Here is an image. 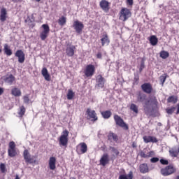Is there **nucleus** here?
<instances>
[{
	"mask_svg": "<svg viewBox=\"0 0 179 179\" xmlns=\"http://www.w3.org/2000/svg\"><path fill=\"white\" fill-rule=\"evenodd\" d=\"M36 2H40L41 0H35Z\"/></svg>",
	"mask_w": 179,
	"mask_h": 179,
	"instance_id": "nucleus-56",
	"label": "nucleus"
},
{
	"mask_svg": "<svg viewBox=\"0 0 179 179\" xmlns=\"http://www.w3.org/2000/svg\"><path fill=\"white\" fill-rule=\"evenodd\" d=\"M145 69V63L142 62L140 65V68H139V72H142V71H143V69Z\"/></svg>",
	"mask_w": 179,
	"mask_h": 179,
	"instance_id": "nucleus-48",
	"label": "nucleus"
},
{
	"mask_svg": "<svg viewBox=\"0 0 179 179\" xmlns=\"http://www.w3.org/2000/svg\"><path fill=\"white\" fill-rule=\"evenodd\" d=\"M94 72H96V67L93 64L87 65L84 70V73L87 78H92L94 75Z\"/></svg>",
	"mask_w": 179,
	"mask_h": 179,
	"instance_id": "nucleus-9",
	"label": "nucleus"
},
{
	"mask_svg": "<svg viewBox=\"0 0 179 179\" xmlns=\"http://www.w3.org/2000/svg\"><path fill=\"white\" fill-rule=\"evenodd\" d=\"M6 19H8V10L3 7L0 10V22H6Z\"/></svg>",
	"mask_w": 179,
	"mask_h": 179,
	"instance_id": "nucleus-17",
	"label": "nucleus"
},
{
	"mask_svg": "<svg viewBox=\"0 0 179 179\" xmlns=\"http://www.w3.org/2000/svg\"><path fill=\"white\" fill-rule=\"evenodd\" d=\"M23 101L25 104H29V103L30 102V98H29V95L24 96Z\"/></svg>",
	"mask_w": 179,
	"mask_h": 179,
	"instance_id": "nucleus-44",
	"label": "nucleus"
},
{
	"mask_svg": "<svg viewBox=\"0 0 179 179\" xmlns=\"http://www.w3.org/2000/svg\"><path fill=\"white\" fill-rule=\"evenodd\" d=\"M15 179H20V178L19 177V175H15Z\"/></svg>",
	"mask_w": 179,
	"mask_h": 179,
	"instance_id": "nucleus-55",
	"label": "nucleus"
},
{
	"mask_svg": "<svg viewBox=\"0 0 179 179\" xmlns=\"http://www.w3.org/2000/svg\"><path fill=\"white\" fill-rule=\"evenodd\" d=\"M76 52V47L73 45H70L66 48V54L67 57H73Z\"/></svg>",
	"mask_w": 179,
	"mask_h": 179,
	"instance_id": "nucleus-13",
	"label": "nucleus"
},
{
	"mask_svg": "<svg viewBox=\"0 0 179 179\" xmlns=\"http://www.w3.org/2000/svg\"><path fill=\"white\" fill-rule=\"evenodd\" d=\"M130 110L134 113V114H138L139 113V110L138 109V106L135 103H131L130 105Z\"/></svg>",
	"mask_w": 179,
	"mask_h": 179,
	"instance_id": "nucleus-39",
	"label": "nucleus"
},
{
	"mask_svg": "<svg viewBox=\"0 0 179 179\" xmlns=\"http://www.w3.org/2000/svg\"><path fill=\"white\" fill-rule=\"evenodd\" d=\"M159 57L162 58V59H167L170 57V53L166 50H162L159 52Z\"/></svg>",
	"mask_w": 179,
	"mask_h": 179,
	"instance_id": "nucleus-35",
	"label": "nucleus"
},
{
	"mask_svg": "<svg viewBox=\"0 0 179 179\" xmlns=\"http://www.w3.org/2000/svg\"><path fill=\"white\" fill-rule=\"evenodd\" d=\"M150 43L151 45H157V43H159V39L156 36L152 35L150 37Z\"/></svg>",
	"mask_w": 179,
	"mask_h": 179,
	"instance_id": "nucleus-34",
	"label": "nucleus"
},
{
	"mask_svg": "<svg viewBox=\"0 0 179 179\" xmlns=\"http://www.w3.org/2000/svg\"><path fill=\"white\" fill-rule=\"evenodd\" d=\"M4 90L2 87H0V96H2L3 94Z\"/></svg>",
	"mask_w": 179,
	"mask_h": 179,
	"instance_id": "nucleus-52",
	"label": "nucleus"
},
{
	"mask_svg": "<svg viewBox=\"0 0 179 179\" xmlns=\"http://www.w3.org/2000/svg\"><path fill=\"white\" fill-rule=\"evenodd\" d=\"M140 172L142 174H146V173H149V166L148 164H141L139 166Z\"/></svg>",
	"mask_w": 179,
	"mask_h": 179,
	"instance_id": "nucleus-23",
	"label": "nucleus"
},
{
	"mask_svg": "<svg viewBox=\"0 0 179 179\" xmlns=\"http://www.w3.org/2000/svg\"><path fill=\"white\" fill-rule=\"evenodd\" d=\"M58 141L60 146H64L65 148L68 146V142L69 141V131L68 129H65L62 132Z\"/></svg>",
	"mask_w": 179,
	"mask_h": 179,
	"instance_id": "nucleus-3",
	"label": "nucleus"
},
{
	"mask_svg": "<svg viewBox=\"0 0 179 179\" xmlns=\"http://www.w3.org/2000/svg\"><path fill=\"white\" fill-rule=\"evenodd\" d=\"M99 163L101 166H103V167L107 166V164L110 163V157L108 156V154H103L99 160Z\"/></svg>",
	"mask_w": 179,
	"mask_h": 179,
	"instance_id": "nucleus-15",
	"label": "nucleus"
},
{
	"mask_svg": "<svg viewBox=\"0 0 179 179\" xmlns=\"http://www.w3.org/2000/svg\"><path fill=\"white\" fill-rule=\"evenodd\" d=\"M159 159L158 157H152L150 159V163H157Z\"/></svg>",
	"mask_w": 179,
	"mask_h": 179,
	"instance_id": "nucleus-47",
	"label": "nucleus"
},
{
	"mask_svg": "<svg viewBox=\"0 0 179 179\" xmlns=\"http://www.w3.org/2000/svg\"><path fill=\"white\" fill-rule=\"evenodd\" d=\"M155 155V151H150L147 154L143 151H141L140 152L141 157H143V159H149V157H153Z\"/></svg>",
	"mask_w": 179,
	"mask_h": 179,
	"instance_id": "nucleus-21",
	"label": "nucleus"
},
{
	"mask_svg": "<svg viewBox=\"0 0 179 179\" xmlns=\"http://www.w3.org/2000/svg\"><path fill=\"white\" fill-rule=\"evenodd\" d=\"M15 56L18 58V62L20 64H23V62H24V59H26L24 52L22 50H17L15 52Z\"/></svg>",
	"mask_w": 179,
	"mask_h": 179,
	"instance_id": "nucleus-14",
	"label": "nucleus"
},
{
	"mask_svg": "<svg viewBox=\"0 0 179 179\" xmlns=\"http://www.w3.org/2000/svg\"><path fill=\"white\" fill-rule=\"evenodd\" d=\"M15 79L16 78L14 77V76L10 74L9 76H7L4 80L6 83H8V85H12Z\"/></svg>",
	"mask_w": 179,
	"mask_h": 179,
	"instance_id": "nucleus-31",
	"label": "nucleus"
},
{
	"mask_svg": "<svg viewBox=\"0 0 179 179\" xmlns=\"http://www.w3.org/2000/svg\"><path fill=\"white\" fill-rule=\"evenodd\" d=\"M41 74L43 75V78L48 81L50 82L51 80V76L48 73V70H47V68H43L41 71Z\"/></svg>",
	"mask_w": 179,
	"mask_h": 179,
	"instance_id": "nucleus-24",
	"label": "nucleus"
},
{
	"mask_svg": "<svg viewBox=\"0 0 179 179\" xmlns=\"http://www.w3.org/2000/svg\"><path fill=\"white\" fill-rule=\"evenodd\" d=\"M150 106H152V110L157 108V106H159V101H157V98H156L155 96H151L149 100L144 103L143 111L145 115H150Z\"/></svg>",
	"mask_w": 179,
	"mask_h": 179,
	"instance_id": "nucleus-1",
	"label": "nucleus"
},
{
	"mask_svg": "<svg viewBox=\"0 0 179 179\" xmlns=\"http://www.w3.org/2000/svg\"><path fill=\"white\" fill-rule=\"evenodd\" d=\"M109 150H111V152H113V153L115 154L112 155V159H117V157H118V156H120V151L115 148V147H109Z\"/></svg>",
	"mask_w": 179,
	"mask_h": 179,
	"instance_id": "nucleus-30",
	"label": "nucleus"
},
{
	"mask_svg": "<svg viewBox=\"0 0 179 179\" xmlns=\"http://www.w3.org/2000/svg\"><path fill=\"white\" fill-rule=\"evenodd\" d=\"M131 16H132V13L127 8H122L119 13V19L122 22H127Z\"/></svg>",
	"mask_w": 179,
	"mask_h": 179,
	"instance_id": "nucleus-4",
	"label": "nucleus"
},
{
	"mask_svg": "<svg viewBox=\"0 0 179 179\" xmlns=\"http://www.w3.org/2000/svg\"><path fill=\"white\" fill-rule=\"evenodd\" d=\"M41 27L43 30L40 33V38L42 41H44L50 34V26L47 24H43Z\"/></svg>",
	"mask_w": 179,
	"mask_h": 179,
	"instance_id": "nucleus-8",
	"label": "nucleus"
},
{
	"mask_svg": "<svg viewBox=\"0 0 179 179\" xmlns=\"http://www.w3.org/2000/svg\"><path fill=\"white\" fill-rule=\"evenodd\" d=\"M143 139L145 143H149L150 142H152V143H157L158 142L157 138L152 136H144L143 137Z\"/></svg>",
	"mask_w": 179,
	"mask_h": 179,
	"instance_id": "nucleus-19",
	"label": "nucleus"
},
{
	"mask_svg": "<svg viewBox=\"0 0 179 179\" xmlns=\"http://www.w3.org/2000/svg\"><path fill=\"white\" fill-rule=\"evenodd\" d=\"M99 6L104 12H108L110 10V2L107 0H101L99 3Z\"/></svg>",
	"mask_w": 179,
	"mask_h": 179,
	"instance_id": "nucleus-16",
	"label": "nucleus"
},
{
	"mask_svg": "<svg viewBox=\"0 0 179 179\" xmlns=\"http://www.w3.org/2000/svg\"><path fill=\"white\" fill-rule=\"evenodd\" d=\"M134 80L135 82V83H138V82H139V76H136L134 77Z\"/></svg>",
	"mask_w": 179,
	"mask_h": 179,
	"instance_id": "nucleus-50",
	"label": "nucleus"
},
{
	"mask_svg": "<svg viewBox=\"0 0 179 179\" xmlns=\"http://www.w3.org/2000/svg\"><path fill=\"white\" fill-rule=\"evenodd\" d=\"M167 78H169V75H167V73H164L159 77L162 86H164V83L166 82V79H167Z\"/></svg>",
	"mask_w": 179,
	"mask_h": 179,
	"instance_id": "nucleus-37",
	"label": "nucleus"
},
{
	"mask_svg": "<svg viewBox=\"0 0 179 179\" xmlns=\"http://www.w3.org/2000/svg\"><path fill=\"white\" fill-rule=\"evenodd\" d=\"M176 106H171V108H166V111L167 114H169L170 115H171V114H173L174 111H176Z\"/></svg>",
	"mask_w": 179,
	"mask_h": 179,
	"instance_id": "nucleus-42",
	"label": "nucleus"
},
{
	"mask_svg": "<svg viewBox=\"0 0 179 179\" xmlns=\"http://www.w3.org/2000/svg\"><path fill=\"white\" fill-rule=\"evenodd\" d=\"M73 27L76 30V33L80 34L83 29H85V25L83 24V22L79 20H76L73 22Z\"/></svg>",
	"mask_w": 179,
	"mask_h": 179,
	"instance_id": "nucleus-10",
	"label": "nucleus"
},
{
	"mask_svg": "<svg viewBox=\"0 0 179 179\" xmlns=\"http://www.w3.org/2000/svg\"><path fill=\"white\" fill-rule=\"evenodd\" d=\"M75 97V92L72 90H69L67 92V99L72 100Z\"/></svg>",
	"mask_w": 179,
	"mask_h": 179,
	"instance_id": "nucleus-41",
	"label": "nucleus"
},
{
	"mask_svg": "<svg viewBox=\"0 0 179 179\" xmlns=\"http://www.w3.org/2000/svg\"><path fill=\"white\" fill-rule=\"evenodd\" d=\"M11 94L15 97H20V96H22V91L17 87H14L11 90Z\"/></svg>",
	"mask_w": 179,
	"mask_h": 179,
	"instance_id": "nucleus-26",
	"label": "nucleus"
},
{
	"mask_svg": "<svg viewBox=\"0 0 179 179\" xmlns=\"http://www.w3.org/2000/svg\"><path fill=\"white\" fill-rule=\"evenodd\" d=\"M176 171H177V169L174 167L173 164L167 165L166 166L162 168L160 170V173L164 177H169V176L174 174Z\"/></svg>",
	"mask_w": 179,
	"mask_h": 179,
	"instance_id": "nucleus-2",
	"label": "nucleus"
},
{
	"mask_svg": "<svg viewBox=\"0 0 179 179\" xmlns=\"http://www.w3.org/2000/svg\"><path fill=\"white\" fill-rule=\"evenodd\" d=\"M119 179H134V173L131 171L127 175L122 174L120 175Z\"/></svg>",
	"mask_w": 179,
	"mask_h": 179,
	"instance_id": "nucleus-29",
	"label": "nucleus"
},
{
	"mask_svg": "<svg viewBox=\"0 0 179 179\" xmlns=\"http://www.w3.org/2000/svg\"><path fill=\"white\" fill-rule=\"evenodd\" d=\"M102 47L104 45H108L110 44V38H108V35L106 33L102 35V38L101 39Z\"/></svg>",
	"mask_w": 179,
	"mask_h": 179,
	"instance_id": "nucleus-22",
	"label": "nucleus"
},
{
	"mask_svg": "<svg viewBox=\"0 0 179 179\" xmlns=\"http://www.w3.org/2000/svg\"><path fill=\"white\" fill-rule=\"evenodd\" d=\"M16 149V144L13 141H10L8 144V150Z\"/></svg>",
	"mask_w": 179,
	"mask_h": 179,
	"instance_id": "nucleus-43",
	"label": "nucleus"
},
{
	"mask_svg": "<svg viewBox=\"0 0 179 179\" xmlns=\"http://www.w3.org/2000/svg\"><path fill=\"white\" fill-rule=\"evenodd\" d=\"M26 114V108L24 106L20 107V110L18 112V115H20V118H23V115Z\"/></svg>",
	"mask_w": 179,
	"mask_h": 179,
	"instance_id": "nucleus-38",
	"label": "nucleus"
},
{
	"mask_svg": "<svg viewBox=\"0 0 179 179\" xmlns=\"http://www.w3.org/2000/svg\"><path fill=\"white\" fill-rule=\"evenodd\" d=\"M23 157L25 160V163L27 164H33L34 163H36V157L32 156L30 155V152H29L28 150H24L23 152Z\"/></svg>",
	"mask_w": 179,
	"mask_h": 179,
	"instance_id": "nucleus-7",
	"label": "nucleus"
},
{
	"mask_svg": "<svg viewBox=\"0 0 179 179\" xmlns=\"http://www.w3.org/2000/svg\"><path fill=\"white\" fill-rule=\"evenodd\" d=\"M56 164H57V159L55 158V157H51L49 159L50 170H55V169H57Z\"/></svg>",
	"mask_w": 179,
	"mask_h": 179,
	"instance_id": "nucleus-20",
	"label": "nucleus"
},
{
	"mask_svg": "<svg viewBox=\"0 0 179 179\" xmlns=\"http://www.w3.org/2000/svg\"><path fill=\"white\" fill-rule=\"evenodd\" d=\"M87 120H90L91 122H96V121H99V117L97 116V113L96 110H91L90 108H87L86 110Z\"/></svg>",
	"mask_w": 179,
	"mask_h": 179,
	"instance_id": "nucleus-5",
	"label": "nucleus"
},
{
	"mask_svg": "<svg viewBox=\"0 0 179 179\" xmlns=\"http://www.w3.org/2000/svg\"><path fill=\"white\" fill-rule=\"evenodd\" d=\"M3 51L4 54L7 55V57H10L12 55V50L10 49V47H9V45L8 43L4 44V48H3Z\"/></svg>",
	"mask_w": 179,
	"mask_h": 179,
	"instance_id": "nucleus-25",
	"label": "nucleus"
},
{
	"mask_svg": "<svg viewBox=\"0 0 179 179\" xmlns=\"http://www.w3.org/2000/svg\"><path fill=\"white\" fill-rule=\"evenodd\" d=\"M113 118L115 120L116 125L120 127V128H124V129H125L126 131H128V129H129V128L128 127V124H127V123L124 122V119L120 117V115H115L113 116Z\"/></svg>",
	"mask_w": 179,
	"mask_h": 179,
	"instance_id": "nucleus-6",
	"label": "nucleus"
},
{
	"mask_svg": "<svg viewBox=\"0 0 179 179\" xmlns=\"http://www.w3.org/2000/svg\"><path fill=\"white\" fill-rule=\"evenodd\" d=\"M12 1H15V0H12Z\"/></svg>",
	"mask_w": 179,
	"mask_h": 179,
	"instance_id": "nucleus-59",
	"label": "nucleus"
},
{
	"mask_svg": "<svg viewBox=\"0 0 179 179\" xmlns=\"http://www.w3.org/2000/svg\"><path fill=\"white\" fill-rule=\"evenodd\" d=\"M132 148H136V144H135V143H132Z\"/></svg>",
	"mask_w": 179,
	"mask_h": 179,
	"instance_id": "nucleus-54",
	"label": "nucleus"
},
{
	"mask_svg": "<svg viewBox=\"0 0 179 179\" xmlns=\"http://www.w3.org/2000/svg\"><path fill=\"white\" fill-rule=\"evenodd\" d=\"M141 90L144 93L147 94H150L153 92V86L150 83H145L141 85Z\"/></svg>",
	"mask_w": 179,
	"mask_h": 179,
	"instance_id": "nucleus-12",
	"label": "nucleus"
},
{
	"mask_svg": "<svg viewBox=\"0 0 179 179\" xmlns=\"http://www.w3.org/2000/svg\"><path fill=\"white\" fill-rule=\"evenodd\" d=\"M177 179H179V176L177 177Z\"/></svg>",
	"mask_w": 179,
	"mask_h": 179,
	"instance_id": "nucleus-58",
	"label": "nucleus"
},
{
	"mask_svg": "<svg viewBox=\"0 0 179 179\" xmlns=\"http://www.w3.org/2000/svg\"><path fill=\"white\" fill-rule=\"evenodd\" d=\"M8 156L10 157H15V156H17V152H16V148L8 150Z\"/></svg>",
	"mask_w": 179,
	"mask_h": 179,
	"instance_id": "nucleus-40",
	"label": "nucleus"
},
{
	"mask_svg": "<svg viewBox=\"0 0 179 179\" xmlns=\"http://www.w3.org/2000/svg\"><path fill=\"white\" fill-rule=\"evenodd\" d=\"M127 3L129 6H132L134 5V0H127Z\"/></svg>",
	"mask_w": 179,
	"mask_h": 179,
	"instance_id": "nucleus-49",
	"label": "nucleus"
},
{
	"mask_svg": "<svg viewBox=\"0 0 179 179\" xmlns=\"http://www.w3.org/2000/svg\"><path fill=\"white\" fill-rule=\"evenodd\" d=\"M101 115H102L103 118L104 120H108L113 115V113H111V110H105L101 112Z\"/></svg>",
	"mask_w": 179,
	"mask_h": 179,
	"instance_id": "nucleus-32",
	"label": "nucleus"
},
{
	"mask_svg": "<svg viewBox=\"0 0 179 179\" xmlns=\"http://www.w3.org/2000/svg\"><path fill=\"white\" fill-rule=\"evenodd\" d=\"M137 101L138 103H143L146 100V95L141 92L137 94Z\"/></svg>",
	"mask_w": 179,
	"mask_h": 179,
	"instance_id": "nucleus-27",
	"label": "nucleus"
},
{
	"mask_svg": "<svg viewBox=\"0 0 179 179\" xmlns=\"http://www.w3.org/2000/svg\"><path fill=\"white\" fill-rule=\"evenodd\" d=\"M0 170H1V173L6 172V166H5V164H0Z\"/></svg>",
	"mask_w": 179,
	"mask_h": 179,
	"instance_id": "nucleus-46",
	"label": "nucleus"
},
{
	"mask_svg": "<svg viewBox=\"0 0 179 179\" xmlns=\"http://www.w3.org/2000/svg\"><path fill=\"white\" fill-rule=\"evenodd\" d=\"M2 52V49L0 48V54Z\"/></svg>",
	"mask_w": 179,
	"mask_h": 179,
	"instance_id": "nucleus-57",
	"label": "nucleus"
},
{
	"mask_svg": "<svg viewBox=\"0 0 179 179\" xmlns=\"http://www.w3.org/2000/svg\"><path fill=\"white\" fill-rule=\"evenodd\" d=\"M177 101H178V96H170L168 99H167V102L168 103H172L173 104H176V103H177Z\"/></svg>",
	"mask_w": 179,
	"mask_h": 179,
	"instance_id": "nucleus-33",
	"label": "nucleus"
},
{
	"mask_svg": "<svg viewBox=\"0 0 179 179\" xmlns=\"http://www.w3.org/2000/svg\"><path fill=\"white\" fill-rule=\"evenodd\" d=\"M96 86L98 87H100L101 89H103L104 87V83H106V79L103 76L101 75H98L96 78Z\"/></svg>",
	"mask_w": 179,
	"mask_h": 179,
	"instance_id": "nucleus-18",
	"label": "nucleus"
},
{
	"mask_svg": "<svg viewBox=\"0 0 179 179\" xmlns=\"http://www.w3.org/2000/svg\"><path fill=\"white\" fill-rule=\"evenodd\" d=\"M57 22L59 25L61 26L62 27V26H65V24H66V17L62 16L59 17L57 20Z\"/></svg>",
	"mask_w": 179,
	"mask_h": 179,
	"instance_id": "nucleus-36",
	"label": "nucleus"
},
{
	"mask_svg": "<svg viewBox=\"0 0 179 179\" xmlns=\"http://www.w3.org/2000/svg\"><path fill=\"white\" fill-rule=\"evenodd\" d=\"M76 152L78 155H84L87 152V145L86 143H80L76 146Z\"/></svg>",
	"mask_w": 179,
	"mask_h": 179,
	"instance_id": "nucleus-11",
	"label": "nucleus"
},
{
	"mask_svg": "<svg viewBox=\"0 0 179 179\" xmlns=\"http://www.w3.org/2000/svg\"><path fill=\"white\" fill-rule=\"evenodd\" d=\"M101 57H102L101 52H98L96 55V57L99 59H101Z\"/></svg>",
	"mask_w": 179,
	"mask_h": 179,
	"instance_id": "nucleus-51",
	"label": "nucleus"
},
{
	"mask_svg": "<svg viewBox=\"0 0 179 179\" xmlns=\"http://www.w3.org/2000/svg\"><path fill=\"white\" fill-rule=\"evenodd\" d=\"M108 141H114V142H118V136L113 132L110 131L108 135Z\"/></svg>",
	"mask_w": 179,
	"mask_h": 179,
	"instance_id": "nucleus-28",
	"label": "nucleus"
},
{
	"mask_svg": "<svg viewBox=\"0 0 179 179\" xmlns=\"http://www.w3.org/2000/svg\"><path fill=\"white\" fill-rule=\"evenodd\" d=\"M159 162L163 166H169V160L167 159H161Z\"/></svg>",
	"mask_w": 179,
	"mask_h": 179,
	"instance_id": "nucleus-45",
	"label": "nucleus"
},
{
	"mask_svg": "<svg viewBox=\"0 0 179 179\" xmlns=\"http://www.w3.org/2000/svg\"><path fill=\"white\" fill-rule=\"evenodd\" d=\"M177 107H178V108H177V111L176 113V115H178V114H179V104L177 105Z\"/></svg>",
	"mask_w": 179,
	"mask_h": 179,
	"instance_id": "nucleus-53",
	"label": "nucleus"
}]
</instances>
